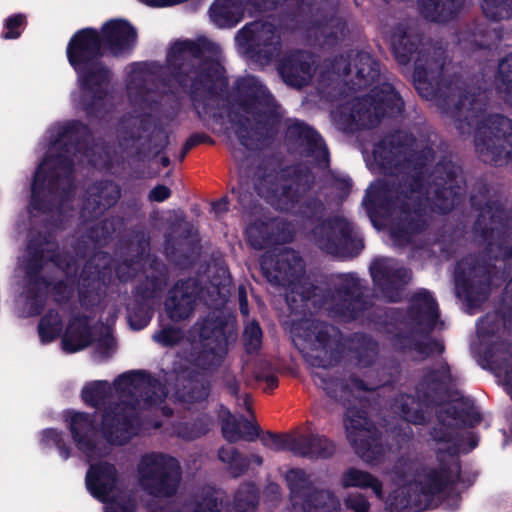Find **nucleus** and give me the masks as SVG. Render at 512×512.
I'll return each instance as SVG.
<instances>
[{"label": "nucleus", "mask_w": 512, "mask_h": 512, "mask_svg": "<svg viewBox=\"0 0 512 512\" xmlns=\"http://www.w3.org/2000/svg\"><path fill=\"white\" fill-rule=\"evenodd\" d=\"M417 147L411 133L396 130L382 138L373 149V159L380 174L388 178L371 184L363 205L371 220L392 218L394 238L409 242L429 226L426 205L421 197L426 182L433 209L448 214L460 204L466 193L462 167L450 156L436 159L432 145Z\"/></svg>", "instance_id": "f257e3e1"}, {"label": "nucleus", "mask_w": 512, "mask_h": 512, "mask_svg": "<svg viewBox=\"0 0 512 512\" xmlns=\"http://www.w3.org/2000/svg\"><path fill=\"white\" fill-rule=\"evenodd\" d=\"M212 46L205 37L178 40L169 48L166 61L172 79L189 96L197 117L218 123L223 119L219 100L227 93L229 82L220 62L204 57Z\"/></svg>", "instance_id": "f03ea898"}, {"label": "nucleus", "mask_w": 512, "mask_h": 512, "mask_svg": "<svg viewBox=\"0 0 512 512\" xmlns=\"http://www.w3.org/2000/svg\"><path fill=\"white\" fill-rule=\"evenodd\" d=\"M91 137L89 125L79 120L69 121L60 129L55 144L61 152L48 156L34 174L32 209L48 214L73 195L75 162L72 156L86 149Z\"/></svg>", "instance_id": "7ed1b4c3"}, {"label": "nucleus", "mask_w": 512, "mask_h": 512, "mask_svg": "<svg viewBox=\"0 0 512 512\" xmlns=\"http://www.w3.org/2000/svg\"><path fill=\"white\" fill-rule=\"evenodd\" d=\"M113 385L121 400L104 409L101 430L109 444L122 445L135 433L136 411L161 404L167 397V388L145 370L122 373Z\"/></svg>", "instance_id": "20e7f679"}, {"label": "nucleus", "mask_w": 512, "mask_h": 512, "mask_svg": "<svg viewBox=\"0 0 512 512\" xmlns=\"http://www.w3.org/2000/svg\"><path fill=\"white\" fill-rule=\"evenodd\" d=\"M104 55L100 33L93 27L77 30L66 47L68 63L81 91L79 105L88 118H98L106 112L113 73L103 62Z\"/></svg>", "instance_id": "39448f33"}, {"label": "nucleus", "mask_w": 512, "mask_h": 512, "mask_svg": "<svg viewBox=\"0 0 512 512\" xmlns=\"http://www.w3.org/2000/svg\"><path fill=\"white\" fill-rule=\"evenodd\" d=\"M234 93L241 110L251 115L256 125L254 130L250 119L239 112L229 114V122L240 144L251 149L256 144L253 133L259 139H273L279 132L283 115L268 88L255 77L241 78L235 82Z\"/></svg>", "instance_id": "423d86ee"}, {"label": "nucleus", "mask_w": 512, "mask_h": 512, "mask_svg": "<svg viewBox=\"0 0 512 512\" xmlns=\"http://www.w3.org/2000/svg\"><path fill=\"white\" fill-rule=\"evenodd\" d=\"M419 35L397 31L391 37L392 52L396 62L407 65L414 60L413 84L425 99L451 96V83L443 79L446 50L441 45L421 46Z\"/></svg>", "instance_id": "0eeeda50"}, {"label": "nucleus", "mask_w": 512, "mask_h": 512, "mask_svg": "<svg viewBox=\"0 0 512 512\" xmlns=\"http://www.w3.org/2000/svg\"><path fill=\"white\" fill-rule=\"evenodd\" d=\"M293 214L305 227H310L312 241L327 254L355 257L364 248L353 223L344 216H326L327 207L318 196L304 198Z\"/></svg>", "instance_id": "6e6552de"}, {"label": "nucleus", "mask_w": 512, "mask_h": 512, "mask_svg": "<svg viewBox=\"0 0 512 512\" xmlns=\"http://www.w3.org/2000/svg\"><path fill=\"white\" fill-rule=\"evenodd\" d=\"M331 328L325 322H313L309 327L308 336L313 338L319 350V354L310 356L309 363L313 367L322 368L321 371L312 373L314 383L321 387L328 397L346 406L354 390L367 392L373 388L354 374L346 379L337 371L332 372L328 369L340 359V352L331 348Z\"/></svg>", "instance_id": "1a4fd4ad"}, {"label": "nucleus", "mask_w": 512, "mask_h": 512, "mask_svg": "<svg viewBox=\"0 0 512 512\" xmlns=\"http://www.w3.org/2000/svg\"><path fill=\"white\" fill-rule=\"evenodd\" d=\"M199 337V346H193L185 357L186 364L200 375L210 376L223 364L228 353V346L237 338L234 323L222 311L210 312L203 320Z\"/></svg>", "instance_id": "9d476101"}, {"label": "nucleus", "mask_w": 512, "mask_h": 512, "mask_svg": "<svg viewBox=\"0 0 512 512\" xmlns=\"http://www.w3.org/2000/svg\"><path fill=\"white\" fill-rule=\"evenodd\" d=\"M505 272L497 268L485 255L470 254L458 261L455 269V287L459 297L471 306L485 302L493 287L505 280Z\"/></svg>", "instance_id": "9b49d317"}, {"label": "nucleus", "mask_w": 512, "mask_h": 512, "mask_svg": "<svg viewBox=\"0 0 512 512\" xmlns=\"http://www.w3.org/2000/svg\"><path fill=\"white\" fill-rule=\"evenodd\" d=\"M403 111L404 100L400 93L391 83L383 82L353 102L349 118L356 129H371L383 118L398 117Z\"/></svg>", "instance_id": "f8f14e48"}, {"label": "nucleus", "mask_w": 512, "mask_h": 512, "mask_svg": "<svg viewBox=\"0 0 512 512\" xmlns=\"http://www.w3.org/2000/svg\"><path fill=\"white\" fill-rule=\"evenodd\" d=\"M475 150L486 164L501 167L512 160V120L502 114L489 115L474 135Z\"/></svg>", "instance_id": "ddd939ff"}, {"label": "nucleus", "mask_w": 512, "mask_h": 512, "mask_svg": "<svg viewBox=\"0 0 512 512\" xmlns=\"http://www.w3.org/2000/svg\"><path fill=\"white\" fill-rule=\"evenodd\" d=\"M151 128V115L124 114L116 128L117 143L99 140L95 144L99 165L111 169L124 162L125 156L133 158L134 146Z\"/></svg>", "instance_id": "4468645a"}, {"label": "nucleus", "mask_w": 512, "mask_h": 512, "mask_svg": "<svg viewBox=\"0 0 512 512\" xmlns=\"http://www.w3.org/2000/svg\"><path fill=\"white\" fill-rule=\"evenodd\" d=\"M439 316L438 303L432 293L426 289L418 290L411 296L406 313L400 320L409 328V332H397L394 344L402 352L414 351V344L418 342L414 334L429 337L436 328Z\"/></svg>", "instance_id": "2eb2a0df"}, {"label": "nucleus", "mask_w": 512, "mask_h": 512, "mask_svg": "<svg viewBox=\"0 0 512 512\" xmlns=\"http://www.w3.org/2000/svg\"><path fill=\"white\" fill-rule=\"evenodd\" d=\"M142 488L155 497H171L179 487L181 466L179 461L163 453L142 456L138 465Z\"/></svg>", "instance_id": "dca6fc26"}, {"label": "nucleus", "mask_w": 512, "mask_h": 512, "mask_svg": "<svg viewBox=\"0 0 512 512\" xmlns=\"http://www.w3.org/2000/svg\"><path fill=\"white\" fill-rule=\"evenodd\" d=\"M236 42L245 49L248 57L261 66H267L282 50V35L275 22H251L236 34Z\"/></svg>", "instance_id": "f3484780"}, {"label": "nucleus", "mask_w": 512, "mask_h": 512, "mask_svg": "<svg viewBox=\"0 0 512 512\" xmlns=\"http://www.w3.org/2000/svg\"><path fill=\"white\" fill-rule=\"evenodd\" d=\"M344 426L347 438L360 458L372 463L383 457L382 433L365 409L348 406L344 414Z\"/></svg>", "instance_id": "a211bd4d"}, {"label": "nucleus", "mask_w": 512, "mask_h": 512, "mask_svg": "<svg viewBox=\"0 0 512 512\" xmlns=\"http://www.w3.org/2000/svg\"><path fill=\"white\" fill-rule=\"evenodd\" d=\"M285 481L293 505H300L303 512H340L341 505L336 495L332 491L316 488L304 469H289Z\"/></svg>", "instance_id": "6ab92c4d"}, {"label": "nucleus", "mask_w": 512, "mask_h": 512, "mask_svg": "<svg viewBox=\"0 0 512 512\" xmlns=\"http://www.w3.org/2000/svg\"><path fill=\"white\" fill-rule=\"evenodd\" d=\"M471 207L478 211L473 224L474 233L481 238L487 248L494 241L503 240L512 227V216L504 203L498 199H488L483 202L477 195L470 197Z\"/></svg>", "instance_id": "aec40b11"}, {"label": "nucleus", "mask_w": 512, "mask_h": 512, "mask_svg": "<svg viewBox=\"0 0 512 512\" xmlns=\"http://www.w3.org/2000/svg\"><path fill=\"white\" fill-rule=\"evenodd\" d=\"M332 71L346 79L350 90L354 92L367 89L380 77V63L365 51H350L334 56Z\"/></svg>", "instance_id": "412c9836"}, {"label": "nucleus", "mask_w": 512, "mask_h": 512, "mask_svg": "<svg viewBox=\"0 0 512 512\" xmlns=\"http://www.w3.org/2000/svg\"><path fill=\"white\" fill-rule=\"evenodd\" d=\"M290 151L312 158L319 167L330 164V153L323 138L312 126L299 119H288L284 135Z\"/></svg>", "instance_id": "4be33fe9"}, {"label": "nucleus", "mask_w": 512, "mask_h": 512, "mask_svg": "<svg viewBox=\"0 0 512 512\" xmlns=\"http://www.w3.org/2000/svg\"><path fill=\"white\" fill-rule=\"evenodd\" d=\"M436 458L437 466H425L417 475L420 491L426 497H434L464 482L459 457H444L440 448Z\"/></svg>", "instance_id": "5701e85b"}, {"label": "nucleus", "mask_w": 512, "mask_h": 512, "mask_svg": "<svg viewBox=\"0 0 512 512\" xmlns=\"http://www.w3.org/2000/svg\"><path fill=\"white\" fill-rule=\"evenodd\" d=\"M261 270L269 283L277 286H294L304 273V262L300 254L291 248L263 256Z\"/></svg>", "instance_id": "b1692460"}, {"label": "nucleus", "mask_w": 512, "mask_h": 512, "mask_svg": "<svg viewBox=\"0 0 512 512\" xmlns=\"http://www.w3.org/2000/svg\"><path fill=\"white\" fill-rule=\"evenodd\" d=\"M374 286L388 302L398 303L410 277L405 267L395 266L391 260L375 259L369 267Z\"/></svg>", "instance_id": "393cba45"}, {"label": "nucleus", "mask_w": 512, "mask_h": 512, "mask_svg": "<svg viewBox=\"0 0 512 512\" xmlns=\"http://www.w3.org/2000/svg\"><path fill=\"white\" fill-rule=\"evenodd\" d=\"M276 68L280 78L287 86L302 89L313 78L314 55L302 49L287 51L278 59Z\"/></svg>", "instance_id": "a878e982"}, {"label": "nucleus", "mask_w": 512, "mask_h": 512, "mask_svg": "<svg viewBox=\"0 0 512 512\" xmlns=\"http://www.w3.org/2000/svg\"><path fill=\"white\" fill-rule=\"evenodd\" d=\"M99 33L104 52L113 57L129 56L137 44V30L126 19L108 20Z\"/></svg>", "instance_id": "bb28decb"}, {"label": "nucleus", "mask_w": 512, "mask_h": 512, "mask_svg": "<svg viewBox=\"0 0 512 512\" xmlns=\"http://www.w3.org/2000/svg\"><path fill=\"white\" fill-rule=\"evenodd\" d=\"M58 243L49 234H40L28 243L29 259L26 273L33 286H51V282L41 275L46 261L56 263L59 257Z\"/></svg>", "instance_id": "cd10ccee"}, {"label": "nucleus", "mask_w": 512, "mask_h": 512, "mask_svg": "<svg viewBox=\"0 0 512 512\" xmlns=\"http://www.w3.org/2000/svg\"><path fill=\"white\" fill-rule=\"evenodd\" d=\"M372 306L357 280L346 281L335 288L332 312L345 321H353Z\"/></svg>", "instance_id": "c85d7f7f"}, {"label": "nucleus", "mask_w": 512, "mask_h": 512, "mask_svg": "<svg viewBox=\"0 0 512 512\" xmlns=\"http://www.w3.org/2000/svg\"><path fill=\"white\" fill-rule=\"evenodd\" d=\"M201 286L196 279H180L168 291L165 310L168 317L179 322L189 318L193 313Z\"/></svg>", "instance_id": "c756f323"}, {"label": "nucleus", "mask_w": 512, "mask_h": 512, "mask_svg": "<svg viewBox=\"0 0 512 512\" xmlns=\"http://www.w3.org/2000/svg\"><path fill=\"white\" fill-rule=\"evenodd\" d=\"M453 382L450 365L443 360L439 368H426L417 385V395L427 407L441 404Z\"/></svg>", "instance_id": "7c9ffc66"}, {"label": "nucleus", "mask_w": 512, "mask_h": 512, "mask_svg": "<svg viewBox=\"0 0 512 512\" xmlns=\"http://www.w3.org/2000/svg\"><path fill=\"white\" fill-rule=\"evenodd\" d=\"M121 198V187L111 179L95 181L88 186L83 201V212L90 219H98L114 207Z\"/></svg>", "instance_id": "2f4dec72"}, {"label": "nucleus", "mask_w": 512, "mask_h": 512, "mask_svg": "<svg viewBox=\"0 0 512 512\" xmlns=\"http://www.w3.org/2000/svg\"><path fill=\"white\" fill-rule=\"evenodd\" d=\"M175 372V397L182 403L194 404L200 403L210 395L211 384L204 379L199 371L188 367L179 366Z\"/></svg>", "instance_id": "473e14b6"}, {"label": "nucleus", "mask_w": 512, "mask_h": 512, "mask_svg": "<svg viewBox=\"0 0 512 512\" xmlns=\"http://www.w3.org/2000/svg\"><path fill=\"white\" fill-rule=\"evenodd\" d=\"M330 292L311 283H298L286 295V303L292 313L302 315L320 310L327 302Z\"/></svg>", "instance_id": "72a5a7b5"}, {"label": "nucleus", "mask_w": 512, "mask_h": 512, "mask_svg": "<svg viewBox=\"0 0 512 512\" xmlns=\"http://www.w3.org/2000/svg\"><path fill=\"white\" fill-rule=\"evenodd\" d=\"M65 420L76 447L83 452H93L96 449L95 438L98 433L96 414L69 410Z\"/></svg>", "instance_id": "f704fd0d"}, {"label": "nucleus", "mask_w": 512, "mask_h": 512, "mask_svg": "<svg viewBox=\"0 0 512 512\" xmlns=\"http://www.w3.org/2000/svg\"><path fill=\"white\" fill-rule=\"evenodd\" d=\"M119 474L114 464L103 461L91 465L86 473L85 483L89 493L102 502L113 493Z\"/></svg>", "instance_id": "c9c22d12"}, {"label": "nucleus", "mask_w": 512, "mask_h": 512, "mask_svg": "<svg viewBox=\"0 0 512 512\" xmlns=\"http://www.w3.org/2000/svg\"><path fill=\"white\" fill-rule=\"evenodd\" d=\"M482 358L495 374L504 377L506 391L512 400V342L495 340L484 349Z\"/></svg>", "instance_id": "e433bc0d"}, {"label": "nucleus", "mask_w": 512, "mask_h": 512, "mask_svg": "<svg viewBox=\"0 0 512 512\" xmlns=\"http://www.w3.org/2000/svg\"><path fill=\"white\" fill-rule=\"evenodd\" d=\"M464 6L465 0H417L421 17L427 22L440 25L456 21Z\"/></svg>", "instance_id": "4c0bfd02"}, {"label": "nucleus", "mask_w": 512, "mask_h": 512, "mask_svg": "<svg viewBox=\"0 0 512 512\" xmlns=\"http://www.w3.org/2000/svg\"><path fill=\"white\" fill-rule=\"evenodd\" d=\"M428 436L435 444H448L441 449L444 457H459L462 435L456 425L446 421L443 412H436V422L429 428Z\"/></svg>", "instance_id": "58836bf2"}, {"label": "nucleus", "mask_w": 512, "mask_h": 512, "mask_svg": "<svg viewBox=\"0 0 512 512\" xmlns=\"http://www.w3.org/2000/svg\"><path fill=\"white\" fill-rule=\"evenodd\" d=\"M93 342V334L89 326V317L84 314L73 316L62 337V348L67 353H75L88 347Z\"/></svg>", "instance_id": "ea45409f"}, {"label": "nucleus", "mask_w": 512, "mask_h": 512, "mask_svg": "<svg viewBox=\"0 0 512 512\" xmlns=\"http://www.w3.org/2000/svg\"><path fill=\"white\" fill-rule=\"evenodd\" d=\"M103 284L99 269L87 263L80 274L78 286L79 302L82 307L88 309L100 303Z\"/></svg>", "instance_id": "a19ab883"}, {"label": "nucleus", "mask_w": 512, "mask_h": 512, "mask_svg": "<svg viewBox=\"0 0 512 512\" xmlns=\"http://www.w3.org/2000/svg\"><path fill=\"white\" fill-rule=\"evenodd\" d=\"M443 79L448 83H451V96L446 99L440 97L430 98L429 100L438 101L445 113L450 114L459 122H465L466 124L471 125L469 121V109L464 111L466 103L468 102V104H471L467 91L460 85L458 77L453 76L451 78H446L443 75Z\"/></svg>", "instance_id": "79ce46f5"}, {"label": "nucleus", "mask_w": 512, "mask_h": 512, "mask_svg": "<svg viewBox=\"0 0 512 512\" xmlns=\"http://www.w3.org/2000/svg\"><path fill=\"white\" fill-rule=\"evenodd\" d=\"M279 225L264 221H255L246 229L247 242L251 248L262 250L276 244L288 242V238L281 233Z\"/></svg>", "instance_id": "37998d69"}, {"label": "nucleus", "mask_w": 512, "mask_h": 512, "mask_svg": "<svg viewBox=\"0 0 512 512\" xmlns=\"http://www.w3.org/2000/svg\"><path fill=\"white\" fill-rule=\"evenodd\" d=\"M297 456L310 460L329 459L335 454V443L317 433L299 434Z\"/></svg>", "instance_id": "c03bdc74"}, {"label": "nucleus", "mask_w": 512, "mask_h": 512, "mask_svg": "<svg viewBox=\"0 0 512 512\" xmlns=\"http://www.w3.org/2000/svg\"><path fill=\"white\" fill-rule=\"evenodd\" d=\"M143 138H145L143 144L138 147L134 146L133 159L138 161L144 160L150 154L155 156L160 155L167 149L170 143L169 134L166 132L163 125L158 121H154L152 118L151 128L143 135L142 139Z\"/></svg>", "instance_id": "a18cd8bd"}, {"label": "nucleus", "mask_w": 512, "mask_h": 512, "mask_svg": "<svg viewBox=\"0 0 512 512\" xmlns=\"http://www.w3.org/2000/svg\"><path fill=\"white\" fill-rule=\"evenodd\" d=\"M245 9L244 0H215L209 12L217 26L232 28L243 19Z\"/></svg>", "instance_id": "49530a36"}, {"label": "nucleus", "mask_w": 512, "mask_h": 512, "mask_svg": "<svg viewBox=\"0 0 512 512\" xmlns=\"http://www.w3.org/2000/svg\"><path fill=\"white\" fill-rule=\"evenodd\" d=\"M501 331L512 336V306L503 304L494 313H487L479 319L478 333L480 337L496 336Z\"/></svg>", "instance_id": "de8ad7c7"}, {"label": "nucleus", "mask_w": 512, "mask_h": 512, "mask_svg": "<svg viewBox=\"0 0 512 512\" xmlns=\"http://www.w3.org/2000/svg\"><path fill=\"white\" fill-rule=\"evenodd\" d=\"M458 41L460 44L469 45L471 49H487L491 43V31L484 21L473 20L459 29Z\"/></svg>", "instance_id": "09e8293b"}, {"label": "nucleus", "mask_w": 512, "mask_h": 512, "mask_svg": "<svg viewBox=\"0 0 512 512\" xmlns=\"http://www.w3.org/2000/svg\"><path fill=\"white\" fill-rule=\"evenodd\" d=\"M349 350L359 366L369 367L375 361L378 344L366 333H354L349 339Z\"/></svg>", "instance_id": "8fccbe9b"}, {"label": "nucleus", "mask_w": 512, "mask_h": 512, "mask_svg": "<svg viewBox=\"0 0 512 512\" xmlns=\"http://www.w3.org/2000/svg\"><path fill=\"white\" fill-rule=\"evenodd\" d=\"M340 482L344 488L371 489L378 498L383 494V484L377 477L354 467L343 472Z\"/></svg>", "instance_id": "3c124183"}, {"label": "nucleus", "mask_w": 512, "mask_h": 512, "mask_svg": "<svg viewBox=\"0 0 512 512\" xmlns=\"http://www.w3.org/2000/svg\"><path fill=\"white\" fill-rule=\"evenodd\" d=\"M439 412H443L444 418H451L463 423L469 422L470 425L478 424L482 419L480 413L475 410L473 400L466 396L454 399Z\"/></svg>", "instance_id": "603ef678"}, {"label": "nucleus", "mask_w": 512, "mask_h": 512, "mask_svg": "<svg viewBox=\"0 0 512 512\" xmlns=\"http://www.w3.org/2000/svg\"><path fill=\"white\" fill-rule=\"evenodd\" d=\"M212 424V418L206 413H201L190 421L177 423L174 426V433L183 440L192 441L206 435Z\"/></svg>", "instance_id": "864d4df0"}, {"label": "nucleus", "mask_w": 512, "mask_h": 512, "mask_svg": "<svg viewBox=\"0 0 512 512\" xmlns=\"http://www.w3.org/2000/svg\"><path fill=\"white\" fill-rule=\"evenodd\" d=\"M125 219L121 216H111L102 219L88 229V237L98 246L107 245L115 233L123 228Z\"/></svg>", "instance_id": "5fc2aeb1"}, {"label": "nucleus", "mask_w": 512, "mask_h": 512, "mask_svg": "<svg viewBox=\"0 0 512 512\" xmlns=\"http://www.w3.org/2000/svg\"><path fill=\"white\" fill-rule=\"evenodd\" d=\"M425 403L421 398L404 394L398 400V409L401 417L414 425H424L428 422V415L423 408Z\"/></svg>", "instance_id": "6e6d98bb"}, {"label": "nucleus", "mask_w": 512, "mask_h": 512, "mask_svg": "<svg viewBox=\"0 0 512 512\" xmlns=\"http://www.w3.org/2000/svg\"><path fill=\"white\" fill-rule=\"evenodd\" d=\"M347 32V23L344 19L334 17L319 25L317 35L321 38V46L334 48L343 40Z\"/></svg>", "instance_id": "4d7b16f0"}, {"label": "nucleus", "mask_w": 512, "mask_h": 512, "mask_svg": "<svg viewBox=\"0 0 512 512\" xmlns=\"http://www.w3.org/2000/svg\"><path fill=\"white\" fill-rule=\"evenodd\" d=\"M218 458L227 465V471L233 478L244 475L250 466V458L234 447H221L218 450Z\"/></svg>", "instance_id": "13d9d810"}, {"label": "nucleus", "mask_w": 512, "mask_h": 512, "mask_svg": "<svg viewBox=\"0 0 512 512\" xmlns=\"http://www.w3.org/2000/svg\"><path fill=\"white\" fill-rule=\"evenodd\" d=\"M139 246L141 249L136 254L123 259L115 266V275L119 281H132L143 268L145 262V246H142L141 240H139Z\"/></svg>", "instance_id": "bf43d9fd"}, {"label": "nucleus", "mask_w": 512, "mask_h": 512, "mask_svg": "<svg viewBox=\"0 0 512 512\" xmlns=\"http://www.w3.org/2000/svg\"><path fill=\"white\" fill-rule=\"evenodd\" d=\"M167 285V277L163 274L147 275L135 288V297L145 301H153L161 297Z\"/></svg>", "instance_id": "052dcab7"}, {"label": "nucleus", "mask_w": 512, "mask_h": 512, "mask_svg": "<svg viewBox=\"0 0 512 512\" xmlns=\"http://www.w3.org/2000/svg\"><path fill=\"white\" fill-rule=\"evenodd\" d=\"M154 315L153 305L149 301L135 297L128 308V321L133 330H142L149 325Z\"/></svg>", "instance_id": "680f3d73"}, {"label": "nucleus", "mask_w": 512, "mask_h": 512, "mask_svg": "<svg viewBox=\"0 0 512 512\" xmlns=\"http://www.w3.org/2000/svg\"><path fill=\"white\" fill-rule=\"evenodd\" d=\"M259 504V490L255 483L245 482L239 486L234 496L236 512H255Z\"/></svg>", "instance_id": "e2e57ef3"}, {"label": "nucleus", "mask_w": 512, "mask_h": 512, "mask_svg": "<svg viewBox=\"0 0 512 512\" xmlns=\"http://www.w3.org/2000/svg\"><path fill=\"white\" fill-rule=\"evenodd\" d=\"M111 396V387L106 380H96L87 383L81 391L82 400L93 408H98L100 404Z\"/></svg>", "instance_id": "0e129e2a"}, {"label": "nucleus", "mask_w": 512, "mask_h": 512, "mask_svg": "<svg viewBox=\"0 0 512 512\" xmlns=\"http://www.w3.org/2000/svg\"><path fill=\"white\" fill-rule=\"evenodd\" d=\"M263 446L277 452L288 451L297 456L299 434H278L271 431L266 432L261 438Z\"/></svg>", "instance_id": "69168bd1"}, {"label": "nucleus", "mask_w": 512, "mask_h": 512, "mask_svg": "<svg viewBox=\"0 0 512 512\" xmlns=\"http://www.w3.org/2000/svg\"><path fill=\"white\" fill-rule=\"evenodd\" d=\"M179 246L173 235H165L163 249L167 260L181 269L190 268L194 263L192 253L182 251Z\"/></svg>", "instance_id": "338daca9"}, {"label": "nucleus", "mask_w": 512, "mask_h": 512, "mask_svg": "<svg viewBox=\"0 0 512 512\" xmlns=\"http://www.w3.org/2000/svg\"><path fill=\"white\" fill-rule=\"evenodd\" d=\"M62 328L63 323L59 313L49 310L39 321V337L43 343H50L60 335Z\"/></svg>", "instance_id": "774afa93"}]
</instances>
